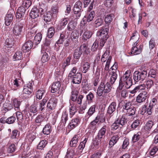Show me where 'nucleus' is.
I'll return each instance as SVG.
<instances>
[{
	"label": "nucleus",
	"mask_w": 158,
	"mask_h": 158,
	"mask_svg": "<svg viewBox=\"0 0 158 158\" xmlns=\"http://www.w3.org/2000/svg\"><path fill=\"white\" fill-rule=\"evenodd\" d=\"M117 64L115 63L111 68L112 71L109 81H107L106 78H105L101 82L97 90V93L98 96H101L103 93L105 94L110 91L112 88L111 85L114 83L117 78Z\"/></svg>",
	"instance_id": "1"
},
{
	"label": "nucleus",
	"mask_w": 158,
	"mask_h": 158,
	"mask_svg": "<svg viewBox=\"0 0 158 158\" xmlns=\"http://www.w3.org/2000/svg\"><path fill=\"white\" fill-rule=\"evenodd\" d=\"M131 73L130 70H127L119 80L120 83L122 84V82H123L125 85V87L127 89L130 88L132 84Z\"/></svg>",
	"instance_id": "2"
},
{
	"label": "nucleus",
	"mask_w": 158,
	"mask_h": 158,
	"mask_svg": "<svg viewBox=\"0 0 158 158\" xmlns=\"http://www.w3.org/2000/svg\"><path fill=\"white\" fill-rule=\"evenodd\" d=\"M82 4L80 1H78L76 2L73 7V15L74 19H78L80 17L81 13L83 11L82 9Z\"/></svg>",
	"instance_id": "3"
},
{
	"label": "nucleus",
	"mask_w": 158,
	"mask_h": 158,
	"mask_svg": "<svg viewBox=\"0 0 158 158\" xmlns=\"http://www.w3.org/2000/svg\"><path fill=\"white\" fill-rule=\"evenodd\" d=\"M147 74L146 70H143L141 72L135 71L134 73L133 78L135 81L140 82L143 81L145 79Z\"/></svg>",
	"instance_id": "4"
},
{
	"label": "nucleus",
	"mask_w": 158,
	"mask_h": 158,
	"mask_svg": "<svg viewBox=\"0 0 158 158\" xmlns=\"http://www.w3.org/2000/svg\"><path fill=\"white\" fill-rule=\"evenodd\" d=\"M106 131V126H105L102 127L99 131L96 138V140L97 141V145H98L101 143L102 140L105 138Z\"/></svg>",
	"instance_id": "5"
},
{
	"label": "nucleus",
	"mask_w": 158,
	"mask_h": 158,
	"mask_svg": "<svg viewBox=\"0 0 158 158\" xmlns=\"http://www.w3.org/2000/svg\"><path fill=\"white\" fill-rule=\"evenodd\" d=\"M43 11L41 8H38L37 7L34 6L30 13V16L33 19H36L39 16V14H42Z\"/></svg>",
	"instance_id": "6"
},
{
	"label": "nucleus",
	"mask_w": 158,
	"mask_h": 158,
	"mask_svg": "<svg viewBox=\"0 0 158 158\" xmlns=\"http://www.w3.org/2000/svg\"><path fill=\"white\" fill-rule=\"evenodd\" d=\"M109 32V28L108 27H103L97 33V35L99 37V38H104L107 39L109 37L108 34Z\"/></svg>",
	"instance_id": "7"
},
{
	"label": "nucleus",
	"mask_w": 158,
	"mask_h": 158,
	"mask_svg": "<svg viewBox=\"0 0 158 158\" xmlns=\"http://www.w3.org/2000/svg\"><path fill=\"white\" fill-rule=\"evenodd\" d=\"M138 40L132 44L131 53L133 55H136L140 54L142 52L143 46L141 45L139 47L137 46Z\"/></svg>",
	"instance_id": "8"
},
{
	"label": "nucleus",
	"mask_w": 158,
	"mask_h": 158,
	"mask_svg": "<svg viewBox=\"0 0 158 158\" xmlns=\"http://www.w3.org/2000/svg\"><path fill=\"white\" fill-rule=\"evenodd\" d=\"M32 92V87L30 85L29 87L28 86H24L21 96L23 98H26L29 97L30 94Z\"/></svg>",
	"instance_id": "9"
},
{
	"label": "nucleus",
	"mask_w": 158,
	"mask_h": 158,
	"mask_svg": "<svg viewBox=\"0 0 158 158\" xmlns=\"http://www.w3.org/2000/svg\"><path fill=\"white\" fill-rule=\"evenodd\" d=\"M61 85V84L59 81H56L53 83L51 86V92L52 93L57 92L59 94H61L62 91L61 89H60Z\"/></svg>",
	"instance_id": "10"
},
{
	"label": "nucleus",
	"mask_w": 158,
	"mask_h": 158,
	"mask_svg": "<svg viewBox=\"0 0 158 158\" xmlns=\"http://www.w3.org/2000/svg\"><path fill=\"white\" fill-rule=\"evenodd\" d=\"M95 15V13L94 11H91L89 15H85L81 21V24L82 25H85L87 22L91 21L93 19Z\"/></svg>",
	"instance_id": "11"
},
{
	"label": "nucleus",
	"mask_w": 158,
	"mask_h": 158,
	"mask_svg": "<svg viewBox=\"0 0 158 158\" xmlns=\"http://www.w3.org/2000/svg\"><path fill=\"white\" fill-rule=\"evenodd\" d=\"M148 93L145 91H143L137 97L136 101L138 103H142L144 102L147 99Z\"/></svg>",
	"instance_id": "12"
},
{
	"label": "nucleus",
	"mask_w": 158,
	"mask_h": 158,
	"mask_svg": "<svg viewBox=\"0 0 158 158\" xmlns=\"http://www.w3.org/2000/svg\"><path fill=\"white\" fill-rule=\"evenodd\" d=\"M57 99L56 98H51L48 101L47 105V107L49 110H54L56 106Z\"/></svg>",
	"instance_id": "13"
},
{
	"label": "nucleus",
	"mask_w": 158,
	"mask_h": 158,
	"mask_svg": "<svg viewBox=\"0 0 158 158\" xmlns=\"http://www.w3.org/2000/svg\"><path fill=\"white\" fill-rule=\"evenodd\" d=\"M23 28V24H16L13 29V33L14 35L19 36L21 35Z\"/></svg>",
	"instance_id": "14"
},
{
	"label": "nucleus",
	"mask_w": 158,
	"mask_h": 158,
	"mask_svg": "<svg viewBox=\"0 0 158 158\" xmlns=\"http://www.w3.org/2000/svg\"><path fill=\"white\" fill-rule=\"evenodd\" d=\"M33 45L32 40H29L26 41L22 47V50L24 52L29 51Z\"/></svg>",
	"instance_id": "15"
},
{
	"label": "nucleus",
	"mask_w": 158,
	"mask_h": 158,
	"mask_svg": "<svg viewBox=\"0 0 158 158\" xmlns=\"http://www.w3.org/2000/svg\"><path fill=\"white\" fill-rule=\"evenodd\" d=\"M109 52L106 51L102 56V57H106V59H107V60L106 61V64L104 68L105 70L106 71H107L109 70V65L112 59V57L110 56H109Z\"/></svg>",
	"instance_id": "16"
},
{
	"label": "nucleus",
	"mask_w": 158,
	"mask_h": 158,
	"mask_svg": "<svg viewBox=\"0 0 158 158\" xmlns=\"http://www.w3.org/2000/svg\"><path fill=\"white\" fill-rule=\"evenodd\" d=\"M26 10L23 6L19 7L17 11L16 17L17 19L23 18L25 12Z\"/></svg>",
	"instance_id": "17"
},
{
	"label": "nucleus",
	"mask_w": 158,
	"mask_h": 158,
	"mask_svg": "<svg viewBox=\"0 0 158 158\" xmlns=\"http://www.w3.org/2000/svg\"><path fill=\"white\" fill-rule=\"evenodd\" d=\"M80 121L79 118H75L72 119L69 123L68 128L70 129H73L76 127L80 123Z\"/></svg>",
	"instance_id": "18"
},
{
	"label": "nucleus",
	"mask_w": 158,
	"mask_h": 158,
	"mask_svg": "<svg viewBox=\"0 0 158 158\" xmlns=\"http://www.w3.org/2000/svg\"><path fill=\"white\" fill-rule=\"evenodd\" d=\"M72 81L73 83L76 84H80L82 79V75L80 73H77L72 77Z\"/></svg>",
	"instance_id": "19"
},
{
	"label": "nucleus",
	"mask_w": 158,
	"mask_h": 158,
	"mask_svg": "<svg viewBox=\"0 0 158 158\" xmlns=\"http://www.w3.org/2000/svg\"><path fill=\"white\" fill-rule=\"evenodd\" d=\"M83 1L85 7L87 6L89 4V11L93 9V6L95 5L94 0H83Z\"/></svg>",
	"instance_id": "20"
},
{
	"label": "nucleus",
	"mask_w": 158,
	"mask_h": 158,
	"mask_svg": "<svg viewBox=\"0 0 158 158\" xmlns=\"http://www.w3.org/2000/svg\"><path fill=\"white\" fill-rule=\"evenodd\" d=\"M116 103L115 102H111L108 106L107 113L109 114H111L115 111L116 107Z\"/></svg>",
	"instance_id": "21"
},
{
	"label": "nucleus",
	"mask_w": 158,
	"mask_h": 158,
	"mask_svg": "<svg viewBox=\"0 0 158 158\" xmlns=\"http://www.w3.org/2000/svg\"><path fill=\"white\" fill-rule=\"evenodd\" d=\"M96 108L95 105H94L90 107L85 115V117L86 119H88L94 114Z\"/></svg>",
	"instance_id": "22"
},
{
	"label": "nucleus",
	"mask_w": 158,
	"mask_h": 158,
	"mask_svg": "<svg viewBox=\"0 0 158 158\" xmlns=\"http://www.w3.org/2000/svg\"><path fill=\"white\" fill-rule=\"evenodd\" d=\"M84 32L82 36V39L85 41L91 37L93 33L91 31L88 30L87 29H84Z\"/></svg>",
	"instance_id": "23"
},
{
	"label": "nucleus",
	"mask_w": 158,
	"mask_h": 158,
	"mask_svg": "<svg viewBox=\"0 0 158 158\" xmlns=\"http://www.w3.org/2000/svg\"><path fill=\"white\" fill-rule=\"evenodd\" d=\"M80 136L79 135H75L70 142V145L71 147L76 146Z\"/></svg>",
	"instance_id": "24"
},
{
	"label": "nucleus",
	"mask_w": 158,
	"mask_h": 158,
	"mask_svg": "<svg viewBox=\"0 0 158 158\" xmlns=\"http://www.w3.org/2000/svg\"><path fill=\"white\" fill-rule=\"evenodd\" d=\"M45 93V91L43 89L38 90L36 93V99L35 100L34 102L35 103L36 101H37V99H39V100L41 99Z\"/></svg>",
	"instance_id": "25"
},
{
	"label": "nucleus",
	"mask_w": 158,
	"mask_h": 158,
	"mask_svg": "<svg viewBox=\"0 0 158 158\" xmlns=\"http://www.w3.org/2000/svg\"><path fill=\"white\" fill-rule=\"evenodd\" d=\"M68 119V114L66 112H63L61 115L60 123L63 127L65 126L67 121Z\"/></svg>",
	"instance_id": "26"
},
{
	"label": "nucleus",
	"mask_w": 158,
	"mask_h": 158,
	"mask_svg": "<svg viewBox=\"0 0 158 158\" xmlns=\"http://www.w3.org/2000/svg\"><path fill=\"white\" fill-rule=\"evenodd\" d=\"M116 121V122L118 123L119 125L122 126H124L127 122V120L124 115H123L121 117H119Z\"/></svg>",
	"instance_id": "27"
},
{
	"label": "nucleus",
	"mask_w": 158,
	"mask_h": 158,
	"mask_svg": "<svg viewBox=\"0 0 158 158\" xmlns=\"http://www.w3.org/2000/svg\"><path fill=\"white\" fill-rule=\"evenodd\" d=\"M79 35L78 31L76 30H74L71 35V38L72 40L75 42H77L79 37Z\"/></svg>",
	"instance_id": "28"
},
{
	"label": "nucleus",
	"mask_w": 158,
	"mask_h": 158,
	"mask_svg": "<svg viewBox=\"0 0 158 158\" xmlns=\"http://www.w3.org/2000/svg\"><path fill=\"white\" fill-rule=\"evenodd\" d=\"M119 139V137L118 135H116L113 136L110 139L109 142V145L110 147H113L115 143H116Z\"/></svg>",
	"instance_id": "29"
},
{
	"label": "nucleus",
	"mask_w": 158,
	"mask_h": 158,
	"mask_svg": "<svg viewBox=\"0 0 158 158\" xmlns=\"http://www.w3.org/2000/svg\"><path fill=\"white\" fill-rule=\"evenodd\" d=\"M122 104L123 109L124 111L132 106L131 102L127 100H125L123 101L122 102Z\"/></svg>",
	"instance_id": "30"
},
{
	"label": "nucleus",
	"mask_w": 158,
	"mask_h": 158,
	"mask_svg": "<svg viewBox=\"0 0 158 158\" xmlns=\"http://www.w3.org/2000/svg\"><path fill=\"white\" fill-rule=\"evenodd\" d=\"M51 131V127L49 124L46 125L43 128L42 133L44 135H48Z\"/></svg>",
	"instance_id": "31"
},
{
	"label": "nucleus",
	"mask_w": 158,
	"mask_h": 158,
	"mask_svg": "<svg viewBox=\"0 0 158 158\" xmlns=\"http://www.w3.org/2000/svg\"><path fill=\"white\" fill-rule=\"evenodd\" d=\"M76 154L75 150L73 148H68L66 156V158H72Z\"/></svg>",
	"instance_id": "32"
},
{
	"label": "nucleus",
	"mask_w": 158,
	"mask_h": 158,
	"mask_svg": "<svg viewBox=\"0 0 158 158\" xmlns=\"http://www.w3.org/2000/svg\"><path fill=\"white\" fill-rule=\"evenodd\" d=\"M13 15L12 14H8L5 18V24L6 26L9 25L13 19Z\"/></svg>",
	"instance_id": "33"
},
{
	"label": "nucleus",
	"mask_w": 158,
	"mask_h": 158,
	"mask_svg": "<svg viewBox=\"0 0 158 158\" xmlns=\"http://www.w3.org/2000/svg\"><path fill=\"white\" fill-rule=\"evenodd\" d=\"M144 88V86L142 85H141L135 87L133 90L130 91V92L131 94L135 95V94L139 92L141 90L143 89Z\"/></svg>",
	"instance_id": "34"
},
{
	"label": "nucleus",
	"mask_w": 158,
	"mask_h": 158,
	"mask_svg": "<svg viewBox=\"0 0 158 158\" xmlns=\"http://www.w3.org/2000/svg\"><path fill=\"white\" fill-rule=\"evenodd\" d=\"M42 38V35L41 33H38L34 37L33 42L36 44L40 43Z\"/></svg>",
	"instance_id": "35"
},
{
	"label": "nucleus",
	"mask_w": 158,
	"mask_h": 158,
	"mask_svg": "<svg viewBox=\"0 0 158 158\" xmlns=\"http://www.w3.org/2000/svg\"><path fill=\"white\" fill-rule=\"evenodd\" d=\"M77 26V23L74 21L69 22L67 25V29L69 31L74 30Z\"/></svg>",
	"instance_id": "36"
},
{
	"label": "nucleus",
	"mask_w": 158,
	"mask_h": 158,
	"mask_svg": "<svg viewBox=\"0 0 158 158\" xmlns=\"http://www.w3.org/2000/svg\"><path fill=\"white\" fill-rule=\"evenodd\" d=\"M70 107L69 108V113L70 115H74L77 112V110L76 108V106L75 105V103H73L72 104V102L70 100L69 101Z\"/></svg>",
	"instance_id": "37"
},
{
	"label": "nucleus",
	"mask_w": 158,
	"mask_h": 158,
	"mask_svg": "<svg viewBox=\"0 0 158 158\" xmlns=\"http://www.w3.org/2000/svg\"><path fill=\"white\" fill-rule=\"evenodd\" d=\"M48 99L47 98H44L41 101H40L39 104V110L41 111H42L44 108L45 104L47 102Z\"/></svg>",
	"instance_id": "38"
},
{
	"label": "nucleus",
	"mask_w": 158,
	"mask_h": 158,
	"mask_svg": "<svg viewBox=\"0 0 158 158\" xmlns=\"http://www.w3.org/2000/svg\"><path fill=\"white\" fill-rule=\"evenodd\" d=\"M19 81L17 79H15L13 81L10 86V88L12 90H15L19 88Z\"/></svg>",
	"instance_id": "39"
},
{
	"label": "nucleus",
	"mask_w": 158,
	"mask_h": 158,
	"mask_svg": "<svg viewBox=\"0 0 158 158\" xmlns=\"http://www.w3.org/2000/svg\"><path fill=\"white\" fill-rule=\"evenodd\" d=\"M136 109L135 107L132 106L127 110L125 111L128 116H132L134 115L135 114Z\"/></svg>",
	"instance_id": "40"
},
{
	"label": "nucleus",
	"mask_w": 158,
	"mask_h": 158,
	"mask_svg": "<svg viewBox=\"0 0 158 158\" xmlns=\"http://www.w3.org/2000/svg\"><path fill=\"white\" fill-rule=\"evenodd\" d=\"M35 33V31H34V30H29L28 33L26 35V38L27 39L31 40L33 39Z\"/></svg>",
	"instance_id": "41"
},
{
	"label": "nucleus",
	"mask_w": 158,
	"mask_h": 158,
	"mask_svg": "<svg viewBox=\"0 0 158 158\" xmlns=\"http://www.w3.org/2000/svg\"><path fill=\"white\" fill-rule=\"evenodd\" d=\"M114 17V15L113 14H110L107 15L105 18V21L106 24H109L112 21Z\"/></svg>",
	"instance_id": "42"
},
{
	"label": "nucleus",
	"mask_w": 158,
	"mask_h": 158,
	"mask_svg": "<svg viewBox=\"0 0 158 158\" xmlns=\"http://www.w3.org/2000/svg\"><path fill=\"white\" fill-rule=\"evenodd\" d=\"M22 57V53L21 52L17 51L13 56L14 60H21Z\"/></svg>",
	"instance_id": "43"
},
{
	"label": "nucleus",
	"mask_w": 158,
	"mask_h": 158,
	"mask_svg": "<svg viewBox=\"0 0 158 158\" xmlns=\"http://www.w3.org/2000/svg\"><path fill=\"white\" fill-rule=\"evenodd\" d=\"M79 50L81 51L82 53L84 52L86 54H87L89 52V49L87 47V44L84 43L80 46Z\"/></svg>",
	"instance_id": "44"
},
{
	"label": "nucleus",
	"mask_w": 158,
	"mask_h": 158,
	"mask_svg": "<svg viewBox=\"0 0 158 158\" xmlns=\"http://www.w3.org/2000/svg\"><path fill=\"white\" fill-rule=\"evenodd\" d=\"M44 20L46 22H50L52 18V13L50 12H47L43 17Z\"/></svg>",
	"instance_id": "45"
},
{
	"label": "nucleus",
	"mask_w": 158,
	"mask_h": 158,
	"mask_svg": "<svg viewBox=\"0 0 158 158\" xmlns=\"http://www.w3.org/2000/svg\"><path fill=\"white\" fill-rule=\"evenodd\" d=\"M45 118L44 117L41 115H38L36 118L35 120V122L39 125H40L41 123L44 121Z\"/></svg>",
	"instance_id": "46"
},
{
	"label": "nucleus",
	"mask_w": 158,
	"mask_h": 158,
	"mask_svg": "<svg viewBox=\"0 0 158 158\" xmlns=\"http://www.w3.org/2000/svg\"><path fill=\"white\" fill-rule=\"evenodd\" d=\"M153 125V122L151 120H149L146 124L144 126V129L147 131L149 130L152 128Z\"/></svg>",
	"instance_id": "47"
},
{
	"label": "nucleus",
	"mask_w": 158,
	"mask_h": 158,
	"mask_svg": "<svg viewBox=\"0 0 158 158\" xmlns=\"http://www.w3.org/2000/svg\"><path fill=\"white\" fill-rule=\"evenodd\" d=\"M30 148L29 146H27V148L25 149L23 152L22 156L23 157H29L31 154L30 151Z\"/></svg>",
	"instance_id": "48"
},
{
	"label": "nucleus",
	"mask_w": 158,
	"mask_h": 158,
	"mask_svg": "<svg viewBox=\"0 0 158 158\" xmlns=\"http://www.w3.org/2000/svg\"><path fill=\"white\" fill-rule=\"evenodd\" d=\"M90 64L87 62H85L83 65L82 72L84 73H86L90 68Z\"/></svg>",
	"instance_id": "49"
},
{
	"label": "nucleus",
	"mask_w": 158,
	"mask_h": 158,
	"mask_svg": "<svg viewBox=\"0 0 158 158\" xmlns=\"http://www.w3.org/2000/svg\"><path fill=\"white\" fill-rule=\"evenodd\" d=\"M71 59V57L70 56L67 57L63 63L62 67L64 71L65 70V68L70 64Z\"/></svg>",
	"instance_id": "50"
},
{
	"label": "nucleus",
	"mask_w": 158,
	"mask_h": 158,
	"mask_svg": "<svg viewBox=\"0 0 158 158\" xmlns=\"http://www.w3.org/2000/svg\"><path fill=\"white\" fill-rule=\"evenodd\" d=\"M3 106L5 109L7 110H10L13 108V104L10 101H8L4 103Z\"/></svg>",
	"instance_id": "51"
},
{
	"label": "nucleus",
	"mask_w": 158,
	"mask_h": 158,
	"mask_svg": "<svg viewBox=\"0 0 158 158\" xmlns=\"http://www.w3.org/2000/svg\"><path fill=\"white\" fill-rule=\"evenodd\" d=\"M103 23L102 19V18L97 19L94 22V26L96 27H98L103 24Z\"/></svg>",
	"instance_id": "52"
},
{
	"label": "nucleus",
	"mask_w": 158,
	"mask_h": 158,
	"mask_svg": "<svg viewBox=\"0 0 158 158\" xmlns=\"http://www.w3.org/2000/svg\"><path fill=\"white\" fill-rule=\"evenodd\" d=\"M47 144V142L45 140H42L40 141L39 143L37 146V148L40 150H42L45 147Z\"/></svg>",
	"instance_id": "53"
},
{
	"label": "nucleus",
	"mask_w": 158,
	"mask_h": 158,
	"mask_svg": "<svg viewBox=\"0 0 158 158\" xmlns=\"http://www.w3.org/2000/svg\"><path fill=\"white\" fill-rule=\"evenodd\" d=\"M31 4V2L30 0H23L21 6L28 8L30 6Z\"/></svg>",
	"instance_id": "54"
},
{
	"label": "nucleus",
	"mask_w": 158,
	"mask_h": 158,
	"mask_svg": "<svg viewBox=\"0 0 158 158\" xmlns=\"http://www.w3.org/2000/svg\"><path fill=\"white\" fill-rule=\"evenodd\" d=\"M13 103L15 110H18L19 108L21 102L17 99H15L13 101Z\"/></svg>",
	"instance_id": "55"
},
{
	"label": "nucleus",
	"mask_w": 158,
	"mask_h": 158,
	"mask_svg": "<svg viewBox=\"0 0 158 158\" xmlns=\"http://www.w3.org/2000/svg\"><path fill=\"white\" fill-rule=\"evenodd\" d=\"M82 54V53L81 51L76 49L75 50L73 56L75 59H78L80 58Z\"/></svg>",
	"instance_id": "56"
},
{
	"label": "nucleus",
	"mask_w": 158,
	"mask_h": 158,
	"mask_svg": "<svg viewBox=\"0 0 158 158\" xmlns=\"http://www.w3.org/2000/svg\"><path fill=\"white\" fill-rule=\"evenodd\" d=\"M55 33L54 29L53 27H50L48 30L47 36L48 38H52Z\"/></svg>",
	"instance_id": "57"
},
{
	"label": "nucleus",
	"mask_w": 158,
	"mask_h": 158,
	"mask_svg": "<svg viewBox=\"0 0 158 158\" xmlns=\"http://www.w3.org/2000/svg\"><path fill=\"white\" fill-rule=\"evenodd\" d=\"M14 42L11 40H10L8 39H7L6 40L5 43V46L7 48H10L14 45Z\"/></svg>",
	"instance_id": "58"
},
{
	"label": "nucleus",
	"mask_w": 158,
	"mask_h": 158,
	"mask_svg": "<svg viewBox=\"0 0 158 158\" xmlns=\"http://www.w3.org/2000/svg\"><path fill=\"white\" fill-rule=\"evenodd\" d=\"M141 133L138 132L136 134L134 135L132 139V141L133 142H135L138 141L140 137Z\"/></svg>",
	"instance_id": "59"
},
{
	"label": "nucleus",
	"mask_w": 158,
	"mask_h": 158,
	"mask_svg": "<svg viewBox=\"0 0 158 158\" xmlns=\"http://www.w3.org/2000/svg\"><path fill=\"white\" fill-rule=\"evenodd\" d=\"M16 149L15 145L14 144H11L9 146L7 151L8 153H11L15 151Z\"/></svg>",
	"instance_id": "60"
},
{
	"label": "nucleus",
	"mask_w": 158,
	"mask_h": 158,
	"mask_svg": "<svg viewBox=\"0 0 158 158\" xmlns=\"http://www.w3.org/2000/svg\"><path fill=\"white\" fill-rule=\"evenodd\" d=\"M88 140V138L85 137L83 141L81 142L78 146L80 149H83L85 147V144Z\"/></svg>",
	"instance_id": "61"
},
{
	"label": "nucleus",
	"mask_w": 158,
	"mask_h": 158,
	"mask_svg": "<svg viewBox=\"0 0 158 158\" xmlns=\"http://www.w3.org/2000/svg\"><path fill=\"white\" fill-rule=\"evenodd\" d=\"M49 59L48 54L45 52L44 53L41 59V61L43 63L47 61Z\"/></svg>",
	"instance_id": "62"
},
{
	"label": "nucleus",
	"mask_w": 158,
	"mask_h": 158,
	"mask_svg": "<svg viewBox=\"0 0 158 158\" xmlns=\"http://www.w3.org/2000/svg\"><path fill=\"white\" fill-rule=\"evenodd\" d=\"M155 46L156 44L154 39H151L149 41V49L151 50L153 49Z\"/></svg>",
	"instance_id": "63"
},
{
	"label": "nucleus",
	"mask_w": 158,
	"mask_h": 158,
	"mask_svg": "<svg viewBox=\"0 0 158 158\" xmlns=\"http://www.w3.org/2000/svg\"><path fill=\"white\" fill-rule=\"evenodd\" d=\"M149 74L150 77L153 78L154 80H155L156 82H158V80H157L156 79V72L155 70H151L149 72Z\"/></svg>",
	"instance_id": "64"
}]
</instances>
